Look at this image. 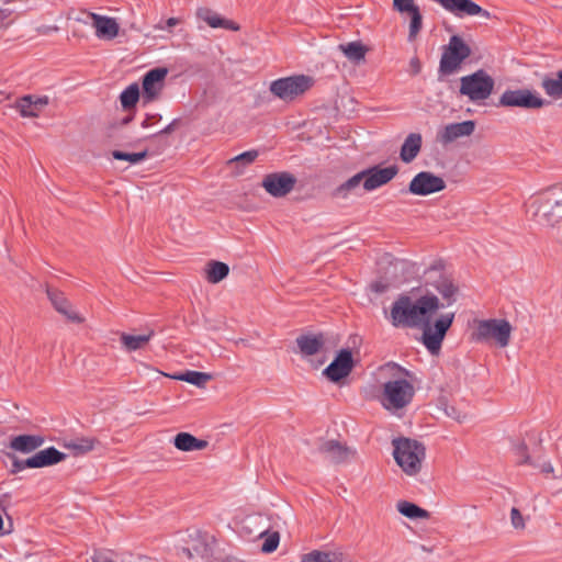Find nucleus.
<instances>
[{
    "instance_id": "f257e3e1",
    "label": "nucleus",
    "mask_w": 562,
    "mask_h": 562,
    "mask_svg": "<svg viewBox=\"0 0 562 562\" xmlns=\"http://www.w3.org/2000/svg\"><path fill=\"white\" fill-rule=\"evenodd\" d=\"M424 288L425 294L415 301L400 294L391 306L389 319L395 328H420L423 345L431 355H438L454 313L441 314L434 322L431 316L457 302L459 286L447 273L443 261L437 260L424 272Z\"/></svg>"
},
{
    "instance_id": "f8f14e48",
    "label": "nucleus",
    "mask_w": 562,
    "mask_h": 562,
    "mask_svg": "<svg viewBox=\"0 0 562 562\" xmlns=\"http://www.w3.org/2000/svg\"><path fill=\"white\" fill-rule=\"evenodd\" d=\"M353 369V359L351 350L346 348L341 349L335 359L323 371L331 382H339L348 376Z\"/></svg>"
},
{
    "instance_id": "cd10ccee",
    "label": "nucleus",
    "mask_w": 562,
    "mask_h": 562,
    "mask_svg": "<svg viewBox=\"0 0 562 562\" xmlns=\"http://www.w3.org/2000/svg\"><path fill=\"white\" fill-rule=\"evenodd\" d=\"M173 379L188 382L199 387H203L206 384V382H209L212 379V376L209 373L187 370L186 372L173 375Z\"/></svg>"
},
{
    "instance_id": "a18cd8bd",
    "label": "nucleus",
    "mask_w": 562,
    "mask_h": 562,
    "mask_svg": "<svg viewBox=\"0 0 562 562\" xmlns=\"http://www.w3.org/2000/svg\"><path fill=\"white\" fill-rule=\"evenodd\" d=\"M510 522L515 529H524L525 520L518 508L513 507L510 510Z\"/></svg>"
},
{
    "instance_id": "412c9836",
    "label": "nucleus",
    "mask_w": 562,
    "mask_h": 562,
    "mask_svg": "<svg viewBox=\"0 0 562 562\" xmlns=\"http://www.w3.org/2000/svg\"><path fill=\"white\" fill-rule=\"evenodd\" d=\"M325 338L323 334L301 335L296 338V345L300 351L305 356L316 355L324 346Z\"/></svg>"
},
{
    "instance_id": "473e14b6",
    "label": "nucleus",
    "mask_w": 562,
    "mask_h": 562,
    "mask_svg": "<svg viewBox=\"0 0 562 562\" xmlns=\"http://www.w3.org/2000/svg\"><path fill=\"white\" fill-rule=\"evenodd\" d=\"M46 294L58 313L69 304V301L65 297L64 293L53 286L46 285Z\"/></svg>"
},
{
    "instance_id": "bb28decb",
    "label": "nucleus",
    "mask_w": 562,
    "mask_h": 562,
    "mask_svg": "<svg viewBox=\"0 0 562 562\" xmlns=\"http://www.w3.org/2000/svg\"><path fill=\"white\" fill-rule=\"evenodd\" d=\"M397 510L405 517L411 519H428L430 517L429 512L417 506L414 503L407 501H401L397 503Z\"/></svg>"
},
{
    "instance_id": "393cba45",
    "label": "nucleus",
    "mask_w": 562,
    "mask_h": 562,
    "mask_svg": "<svg viewBox=\"0 0 562 562\" xmlns=\"http://www.w3.org/2000/svg\"><path fill=\"white\" fill-rule=\"evenodd\" d=\"M206 280L210 283H218L229 273V267L225 262L211 260L206 266Z\"/></svg>"
},
{
    "instance_id": "58836bf2",
    "label": "nucleus",
    "mask_w": 562,
    "mask_h": 562,
    "mask_svg": "<svg viewBox=\"0 0 562 562\" xmlns=\"http://www.w3.org/2000/svg\"><path fill=\"white\" fill-rule=\"evenodd\" d=\"M417 9L419 8L415 4L414 0H393V10L401 14H409Z\"/></svg>"
},
{
    "instance_id": "3c124183",
    "label": "nucleus",
    "mask_w": 562,
    "mask_h": 562,
    "mask_svg": "<svg viewBox=\"0 0 562 562\" xmlns=\"http://www.w3.org/2000/svg\"><path fill=\"white\" fill-rule=\"evenodd\" d=\"M49 103V98L47 95L37 97V110L42 106H45Z\"/></svg>"
},
{
    "instance_id": "c85d7f7f",
    "label": "nucleus",
    "mask_w": 562,
    "mask_h": 562,
    "mask_svg": "<svg viewBox=\"0 0 562 562\" xmlns=\"http://www.w3.org/2000/svg\"><path fill=\"white\" fill-rule=\"evenodd\" d=\"M97 440L89 437L74 438L65 442V447L72 450L75 454H85L94 448Z\"/></svg>"
},
{
    "instance_id": "4be33fe9",
    "label": "nucleus",
    "mask_w": 562,
    "mask_h": 562,
    "mask_svg": "<svg viewBox=\"0 0 562 562\" xmlns=\"http://www.w3.org/2000/svg\"><path fill=\"white\" fill-rule=\"evenodd\" d=\"M338 49L347 57L348 60L359 64L364 60L368 47L359 41L339 44Z\"/></svg>"
},
{
    "instance_id": "9b49d317",
    "label": "nucleus",
    "mask_w": 562,
    "mask_h": 562,
    "mask_svg": "<svg viewBox=\"0 0 562 562\" xmlns=\"http://www.w3.org/2000/svg\"><path fill=\"white\" fill-rule=\"evenodd\" d=\"M296 181L290 172H272L265 176L262 187L273 198H283L294 189Z\"/></svg>"
},
{
    "instance_id": "2f4dec72",
    "label": "nucleus",
    "mask_w": 562,
    "mask_h": 562,
    "mask_svg": "<svg viewBox=\"0 0 562 562\" xmlns=\"http://www.w3.org/2000/svg\"><path fill=\"white\" fill-rule=\"evenodd\" d=\"M338 558L336 552L313 550L301 558V562H335Z\"/></svg>"
},
{
    "instance_id": "7c9ffc66",
    "label": "nucleus",
    "mask_w": 562,
    "mask_h": 562,
    "mask_svg": "<svg viewBox=\"0 0 562 562\" xmlns=\"http://www.w3.org/2000/svg\"><path fill=\"white\" fill-rule=\"evenodd\" d=\"M139 99V88L136 83L130 85L120 95V101L124 110L133 109Z\"/></svg>"
},
{
    "instance_id": "864d4df0",
    "label": "nucleus",
    "mask_w": 562,
    "mask_h": 562,
    "mask_svg": "<svg viewBox=\"0 0 562 562\" xmlns=\"http://www.w3.org/2000/svg\"><path fill=\"white\" fill-rule=\"evenodd\" d=\"M180 23V20L178 18H169L167 21H166V26L167 27H172V26H176Z\"/></svg>"
},
{
    "instance_id": "423d86ee",
    "label": "nucleus",
    "mask_w": 562,
    "mask_h": 562,
    "mask_svg": "<svg viewBox=\"0 0 562 562\" xmlns=\"http://www.w3.org/2000/svg\"><path fill=\"white\" fill-rule=\"evenodd\" d=\"M495 87L494 78L484 69H477L471 75L460 78L459 92L470 101L479 103L491 97Z\"/></svg>"
},
{
    "instance_id": "dca6fc26",
    "label": "nucleus",
    "mask_w": 562,
    "mask_h": 562,
    "mask_svg": "<svg viewBox=\"0 0 562 562\" xmlns=\"http://www.w3.org/2000/svg\"><path fill=\"white\" fill-rule=\"evenodd\" d=\"M87 18L91 20L98 38L110 41L119 35L120 25L114 18L97 13H87Z\"/></svg>"
},
{
    "instance_id": "39448f33",
    "label": "nucleus",
    "mask_w": 562,
    "mask_h": 562,
    "mask_svg": "<svg viewBox=\"0 0 562 562\" xmlns=\"http://www.w3.org/2000/svg\"><path fill=\"white\" fill-rule=\"evenodd\" d=\"M415 395V387L405 378L390 380L383 384L381 404L387 411H398L409 405Z\"/></svg>"
},
{
    "instance_id": "37998d69",
    "label": "nucleus",
    "mask_w": 562,
    "mask_h": 562,
    "mask_svg": "<svg viewBox=\"0 0 562 562\" xmlns=\"http://www.w3.org/2000/svg\"><path fill=\"white\" fill-rule=\"evenodd\" d=\"M61 315H64L69 322L81 324L83 323L85 318L75 310H72L71 304L69 303L66 308L60 310L59 312Z\"/></svg>"
},
{
    "instance_id": "6e6d98bb",
    "label": "nucleus",
    "mask_w": 562,
    "mask_h": 562,
    "mask_svg": "<svg viewBox=\"0 0 562 562\" xmlns=\"http://www.w3.org/2000/svg\"><path fill=\"white\" fill-rule=\"evenodd\" d=\"M133 115H126L124 119L121 120V125H127L130 122H132Z\"/></svg>"
},
{
    "instance_id": "f03ea898",
    "label": "nucleus",
    "mask_w": 562,
    "mask_h": 562,
    "mask_svg": "<svg viewBox=\"0 0 562 562\" xmlns=\"http://www.w3.org/2000/svg\"><path fill=\"white\" fill-rule=\"evenodd\" d=\"M529 211L540 225H562V187L552 186L536 194L529 204Z\"/></svg>"
},
{
    "instance_id": "20e7f679",
    "label": "nucleus",
    "mask_w": 562,
    "mask_h": 562,
    "mask_svg": "<svg viewBox=\"0 0 562 562\" xmlns=\"http://www.w3.org/2000/svg\"><path fill=\"white\" fill-rule=\"evenodd\" d=\"M472 54L471 47L459 35H452L449 43L442 47V54L439 61L438 75L441 77L450 76L460 70L463 61Z\"/></svg>"
},
{
    "instance_id": "1a4fd4ad",
    "label": "nucleus",
    "mask_w": 562,
    "mask_h": 562,
    "mask_svg": "<svg viewBox=\"0 0 562 562\" xmlns=\"http://www.w3.org/2000/svg\"><path fill=\"white\" fill-rule=\"evenodd\" d=\"M550 101L541 98L538 92L530 89H506L499 97L497 108H520L525 110L541 109Z\"/></svg>"
},
{
    "instance_id": "5701e85b",
    "label": "nucleus",
    "mask_w": 562,
    "mask_h": 562,
    "mask_svg": "<svg viewBox=\"0 0 562 562\" xmlns=\"http://www.w3.org/2000/svg\"><path fill=\"white\" fill-rule=\"evenodd\" d=\"M364 183V173L363 171H359L358 173L353 175L351 178L342 182L340 186H338L334 192L333 196L337 199H347L350 192L356 191L359 189L360 186L363 187Z\"/></svg>"
},
{
    "instance_id": "7ed1b4c3",
    "label": "nucleus",
    "mask_w": 562,
    "mask_h": 562,
    "mask_svg": "<svg viewBox=\"0 0 562 562\" xmlns=\"http://www.w3.org/2000/svg\"><path fill=\"white\" fill-rule=\"evenodd\" d=\"M392 443L394 446L393 457L398 467L407 475L417 474L426 456L424 445L409 438H396Z\"/></svg>"
},
{
    "instance_id": "72a5a7b5",
    "label": "nucleus",
    "mask_w": 562,
    "mask_h": 562,
    "mask_svg": "<svg viewBox=\"0 0 562 562\" xmlns=\"http://www.w3.org/2000/svg\"><path fill=\"white\" fill-rule=\"evenodd\" d=\"M541 87L544 90V92L551 98L558 99L562 97V85L558 77H544L542 79Z\"/></svg>"
},
{
    "instance_id": "4468645a",
    "label": "nucleus",
    "mask_w": 562,
    "mask_h": 562,
    "mask_svg": "<svg viewBox=\"0 0 562 562\" xmlns=\"http://www.w3.org/2000/svg\"><path fill=\"white\" fill-rule=\"evenodd\" d=\"M318 452L333 463L339 464L353 458L356 451L342 445L338 440L322 441L317 448Z\"/></svg>"
},
{
    "instance_id": "603ef678",
    "label": "nucleus",
    "mask_w": 562,
    "mask_h": 562,
    "mask_svg": "<svg viewBox=\"0 0 562 562\" xmlns=\"http://www.w3.org/2000/svg\"><path fill=\"white\" fill-rule=\"evenodd\" d=\"M175 124H176V121L171 122L169 125H167L165 128H162L161 131H159L157 133V135H161V134H169L173 131L175 128Z\"/></svg>"
},
{
    "instance_id": "a211bd4d",
    "label": "nucleus",
    "mask_w": 562,
    "mask_h": 562,
    "mask_svg": "<svg viewBox=\"0 0 562 562\" xmlns=\"http://www.w3.org/2000/svg\"><path fill=\"white\" fill-rule=\"evenodd\" d=\"M196 16L204 21L210 27H222L229 31H238L239 25L232 20H227L209 8H199Z\"/></svg>"
},
{
    "instance_id": "bf43d9fd",
    "label": "nucleus",
    "mask_w": 562,
    "mask_h": 562,
    "mask_svg": "<svg viewBox=\"0 0 562 562\" xmlns=\"http://www.w3.org/2000/svg\"><path fill=\"white\" fill-rule=\"evenodd\" d=\"M265 535H266V530H262V531H260V532L258 533V537H262V536H265Z\"/></svg>"
},
{
    "instance_id": "13d9d810",
    "label": "nucleus",
    "mask_w": 562,
    "mask_h": 562,
    "mask_svg": "<svg viewBox=\"0 0 562 562\" xmlns=\"http://www.w3.org/2000/svg\"><path fill=\"white\" fill-rule=\"evenodd\" d=\"M148 125H149L148 119L144 120L143 123H142V126L143 127H147Z\"/></svg>"
},
{
    "instance_id": "e433bc0d",
    "label": "nucleus",
    "mask_w": 562,
    "mask_h": 562,
    "mask_svg": "<svg viewBox=\"0 0 562 562\" xmlns=\"http://www.w3.org/2000/svg\"><path fill=\"white\" fill-rule=\"evenodd\" d=\"M411 16V23H409V32H408V40L413 41L416 38L417 34L420 32L423 27V15L420 13V10L417 9L416 11L409 13Z\"/></svg>"
},
{
    "instance_id": "a19ab883",
    "label": "nucleus",
    "mask_w": 562,
    "mask_h": 562,
    "mask_svg": "<svg viewBox=\"0 0 562 562\" xmlns=\"http://www.w3.org/2000/svg\"><path fill=\"white\" fill-rule=\"evenodd\" d=\"M280 542V536L278 532H272L268 535V537L265 539L261 550L265 553H271L277 550Z\"/></svg>"
},
{
    "instance_id": "f3484780",
    "label": "nucleus",
    "mask_w": 562,
    "mask_h": 562,
    "mask_svg": "<svg viewBox=\"0 0 562 562\" xmlns=\"http://www.w3.org/2000/svg\"><path fill=\"white\" fill-rule=\"evenodd\" d=\"M474 130L475 122L471 120L460 123H451L446 125L443 130L438 134V140L441 144L447 145L460 137L472 135Z\"/></svg>"
},
{
    "instance_id": "c9c22d12",
    "label": "nucleus",
    "mask_w": 562,
    "mask_h": 562,
    "mask_svg": "<svg viewBox=\"0 0 562 562\" xmlns=\"http://www.w3.org/2000/svg\"><path fill=\"white\" fill-rule=\"evenodd\" d=\"M7 456L12 461V473L20 472L25 468H35V456L29 457L26 460H20L11 452H7Z\"/></svg>"
},
{
    "instance_id": "49530a36",
    "label": "nucleus",
    "mask_w": 562,
    "mask_h": 562,
    "mask_svg": "<svg viewBox=\"0 0 562 562\" xmlns=\"http://www.w3.org/2000/svg\"><path fill=\"white\" fill-rule=\"evenodd\" d=\"M371 290L378 294H382L389 290V284L382 281H375L370 285Z\"/></svg>"
},
{
    "instance_id": "6e6552de",
    "label": "nucleus",
    "mask_w": 562,
    "mask_h": 562,
    "mask_svg": "<svg viewBox=\"0 0 562 562\" xmlns=\"http://www.w3.org/2000/svg\"><path fill=\"white\" fill-rule=\"evenodd\" d=\"M314 85V79L306 75H295L279 78L270 83V91L273 95L290 102L304 94Z\"/></svg>"
},
{
    "instance_id": "2eb2a0df",
    "label": "nucleus",
    "mask_w": 562,
    "mask_h": 562,
    "mask_svg": "<svg viewBox=\"0 0 562 562\" xmlns=\"http://www.w3.org/2000/svg\"><path fill=\"white\" fill-rule=\"evenodd\" d=\"M167 75L168 69L165 67H157L147 71L143 78L144 98L148 101L156 99L164 87Z\"/></svg>"
},
{
    "instance_id": "c756f323",
    "label": "nucleus",
    "mask_w": 562,
    "mask_h": 562,
    "mask_svg": "<svg viewBox=\"0 0 562 562\" xmlns=\"http://www.w3.org/2000/svg\"><path fill=\"white\" fill-rule=\"evenodd\" d=\"M10 449L13 451H20L22 453H29L35 449V436L22 435L14 437L10 442Z\"/></svg>"
},
{
    "instance_id": "ea45409f",
    "label": "nucleus",
    "mask_w": 562,
    "mask_h": 562,
    "mask_svg": "<svg viewBox=\"0 0 562 562\" xmlns=\"http://www.w3.org/2000/svg\"><path fill=\"white\" fill-rule=\"evenodd\" d=\"M515 454L517 457L518 464H530L533 465L529 454L527 453V446L525 442H519L514 448Z\"/></svg>"
},
{
    "instance_id": "a878e982",
    "label": "nucleus",
    "mask_w": 562,
    "mask_h": 562,
    "mask_svg": "<svg viewBox=\"0 0 562 562\" xmlns=\"http://www.w3.org/2000/svg\"><path fill=\"white\" fill-rule=\"evenodd\" d=\"M154 336V330L145 335H128L123 333L121 335V342L127 351H135L143 348Z\"/></svg>"
},
{
    "instance_id": "c03bdc74",
    "label": "nucleus",
    "mask_w": 562,
    "mask_h": 562,
    "mask_svg": "<svg viewBox=\"0 0 562 562\" xmlns=\"http://www.w3.org/2000/svg\"><path fill=\"white\" fill-rule=\"evenodd\" d=\"M442 405H443L445 414L448 417H450L459 423L463 422V419L465 418V415L462 414L456 406L449 405L448 403H442Z\"/></svg>"
},
{
    "instance_id": "09e8293b",
    "label": "nucleus",
    "mask_w": 562,
    "mask_h": 562,
    "mask_svg": "<svg viewBox=\"0 0 562 562\" xmlns=\"http://www.w3.org/2000/svg\"><path fill=\"white\" fill-rule=\"evenodd\" d=\"M58 27L56 25H42L37 26V35H48L53 32H57Z\"/></svg>"
},
{
    "instance_id": "0eeeda50",
    "label": "nucleus",
    "mask_w": 562,
    "mask_h": 562,
    "mask_svg": "<svg viewBox=\"0 0 562 562\" xmlns=\"http://www.w3.org/2000/svg\"><path fill=\"white\" fill-rule=\"evenodd\" d=\"M472 333L475 341L487 342L494 340L501 348L508 346L512 334V325L503 318L480 319Z\"/></svg>"
},
{
    "instance_id": "4d7b16f0",
    "label": "nucleus",
    "mask_w": 562,
    "mask_h": 562,
    "mask_svg": "<svg viewBox=\"0 0 562 562\" xmlns=\"http://www.w3.org/2000/svg\"><path fill=\"white\" fill-rule=\"evenodd\" d=\"M44 439L41 436H37V447L43 443Z\"/></svg>"
},
{
    "instance_id": "6ab92c4d",
    "label": "nucleus",
    "mask_w": 562,
    "mask_h": 562,
    "mask_svg": "<svg viewBox=\"0 0 562 562\" xmlns=\"http://www.w3.org/2000/svg\"><path fill=\"white\" fill-rule=\"evenodd\" d=\"M422 144H423V138L419 133L408 134V136L405 138V140L401 147V151H400V157H401L402 161L406 162V164L412 162L419 154Z\"/></svg>"
},
{
    "instance_id": "f704fd0d",
    "label": "nucleus",
    "mask_w": 562,
    "mask_h": 562,
    "mask_svg": "<svg viewBox=\"0 0 562 562\" xmlns=\"http://www.w3.org/2000/svg\"><path fill=\"white\" fill-rule=\"evenodd\" d=\"M148 156L147 150H143L140 153H125L122 150H113L112 157L116 160H126L133 165L138 164L144 160Z\"/></svg>"
},
{
    "instance_id": "79ce46f5",
    "label": "nucleus",
    "mask_w": 562,
    "mask_h": 562,
    "mask_svg": "<svg viewBox=\"0 0 562 562\" xmlns=\"http://www.w3.org/2000/svg\"><path fill=\"white\" fill-rule=\"evenodd\" d=\"M257 157L258 151L252 149L239 154L238 156L234 157L231 161L241 162L244 166H246L254 162Z\"/></svg>"
},
{
    "instance_id": "b1692460",
    "label": "nucleus",
    "mask_w": 562,
    "mask_h": 562,
    "mask_svg": "<svg viewBox=\"0 0 562 562\" xmlns=\"http://www.w3.org/2000/svg\"><path fill=\"white\" fill-rule=\"evenodd\" d=\"M66 454L55 447L37 451V468L50 467L66 459Z\"/></svg>"
},
{
    "instance_id": "5fc2aeb1",
    "label": "nucleus",
    "mask_w": 562,
    "mask_h": 562,
    "mask_svg": "<svg viewBox=\"0 0 562 562\" xmlns=\"http://www.w3.org/2000/svg\"><path fill=\"white\" fill-rule=\"evenodd\" d=\"M411 65H412L415 74H418L420 71V63H419L418 58L412 59Z\"/></svg>"
},
{
    "instance_id": "de8ad7c7",
    "label": "nucleus",
    "mask_w": 562,
    "mask_h": 562,
    "mask_svg": "<svg viewBox=\"0 0 562 562\" xmlns=\"http://www.w3.org/2000/svg\"><path fill=\"white\" fill-rule=\"evenodd\" d=\"M386 368H392V369H395L397 371L398 374L401 375H404V376H412V372L408 371L407 369L401 367L400 364L395 363V362H387L385 364Z\"/></svg>"
},
{
    "instance_id": "4c0bfd02",
    "label": "nucleus",
    "mask_w": 562,
    "mask_h": 562,
    "mask_svg": "<svg viewBox=\"0 0 562 562\" xmlns=\"http://www.w3.org/2000/svg\"><path fill=\"white\" fill-rule=\"evenodd\" d=\"M16 109L22 116H35V102L32 100V95H25L18 100Z\"/></svg>"
},
{
    "instance_id": "9d476101",
    "label": "nucleus",
    "mask_w": 562,
    "mask_h": 562,
    "mask_svg": "<svg viewBox=\"0 0 562 562\" xmlns=\"http://www.w3.org/2000/svg\"><path fill=\"white\" fill-rule=\"evenodd\" d=\"M446 189V181L429 171L418 172L409 182L408 191L415 195H429Z\"/></svg>"
},
{
    "instance_id": "ddd939ff",
    "label": "nucleus",
    "mask_w": 562,
    "mask_h": 562,
    "mask_svg": "<svg viewBox=\"0 0 562 562\" xmlns=\"http://www.w3.org/2000/svg\"><path fill=\"white\" fill-rule=\"evenodd\" d=\"M364 173L363 190L367 192L389 183L398 172V167L392 165L385 168L373 166L362 170Z\"/></svg>"
},
{
    "instance_id": "aec40b11",
    "label": "nucleus",
    "mask_w": 562,
    "mask_h": 562,
    "mask_svg": "<svg viewBox=\"0 0 562 562\" xmlns=\"http://www.w3.org/2000/svg\"><path fill=\"white\" fill-rule=\"evenodd\" d=\"M175 447L180 451L203 450L209 446L206 440L199 439L190 432H179L173 438Z\"/></svg>"
},
{
    "instance_id": "052dcab7",
    "label": "nucleus",
    "mask_w": 562,
    "mask_h": 562,
    "mask_svg": "<svg viewBox=\"0 0 562 562\" xmlns=\"http://www.w3.org/2000/svg\"><path fill=\"white\" fill-rule=\"evenodd\" d=\"M156 29H160V30H164L165 27L161 26V25H157Z\"/></svg>"
},
{
    "instance_id": "8fccbe9b",
    "label": "nucleus",
    "mask_w": 562,
    "mask_h": 562,
    "mask_svg": "<svg viewBox=\"0 0 562 562\" xmlns=\"http://www.w3.org/2000/svg\"><path fill=\"white\" fill-rule=\"evenodd\" d=\"M535 468H539L542 473L549 474L553 472V467L550 462H543L542 464H535Z\"/></svg>"
}]
</instances>
